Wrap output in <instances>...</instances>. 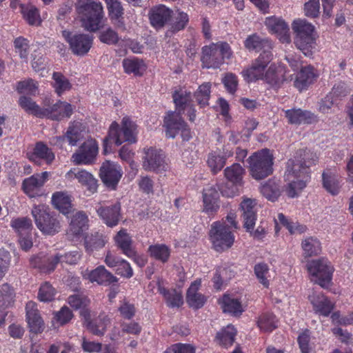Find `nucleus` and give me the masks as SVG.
<instances>
[{
    "mask_svg": "<svg viewBox=\"0 0 353 353\" xmlns=\"http://www.w3.org/2000/svg\"><path fill=\"white\" fill-rule=\"evenodd\" d=\"M123 174L121 168L117 163L105 161L100 169V177L108 188L114 189Z\"/></svg>",
    "mask_w": 353,
    "mask_h": 353,
    "instance_id": "nucleus-16",
    "label": "nucleus"
},
{
    "mask_svg": "<svg viewBox=\"0 0 353 353\" xmlns=\"http://www.w3.org/2000/svg\"><path fill=\"white\" fill-rule=\"evenodd\" d=\"M150 256L163 263L168 261L170 256V249L165 244L152 245L148 248Z\"/></svg>",
    "mask_w": 353,
    "mask_h": 353,
    "instance_id": "nucleus-49",
    "label": "nucleus"
},
{
    "mask_svg": "<svg viewBox=\"0 0 353 353\" xmlns=\"http://www.w3.org/2000/svg\"><path fill=\"white\" fill-rule=\"evenodd\" d=\"M10 225L19 236H28L32 229L31 220L26 217L12 219Z\"/></svg>",
    "mask_w": 353,
    "mask_h": 353,
    "instance_id": "nucleus-48",
    "label": "nucleus"
},
{
    "mask_svg": "<svg viewBox=\"0 0 353 353\" xmlns=\"http://www.w3.org/2000/svg\"><path fill=\"white\" fill-rule=\"evenodd\" d=\"M272 54L269 51H264L252 64L242 70L241 74L248 82L259 79H265L269 83L279 85L287 80L283 76V70L271 65L267 70L266 67L272 60Z\"/></svg>",
    "mask_w": 353,
    "mask_h": 353,
    "instance_id": "nucleus-2",
    "label": "nucleus"
},
{
    "mask_svg": "<svg viewBox=\"0 0 353 353\" xmlns=\"http://www.w3.org/2000/svg\"><path fill=\"white\" fill-rule=\"evenodd\" d=\"M210 96V84L209 83H205L201 85L194 94L196 101L201 107L208 105Z\"/></svg>",
    "mask_w": 353,
    "mask_h": 353,
    "instance_id": "nucleus-58",
    "label": "nucleus"
},
{
    "mask_svg": "<svg viewBox=\"0 0 353 353\" xmlns=\"http://www.w3.org/2000/svg\"><path fill=\"white\" fill-rule=\"evenodd\" d=\"M261 192L264 196L271 201H274L280 195L279 186L275 182L272 181H269L261 185Z\"/></svg>",
    "mask_w": 353,
    "mask_h": 353,
    "instance_id": "nucleus-57",
    "label": "nucleus"
},
{
    "mask_svg": "<svg viewBox=\"0 0 353 353\" xmlns=\"http://www.w3.org/2000/svg\"><path fill=\"white\" fill-rule=\"evenodd\" d=\"M311 280L322 288H327L332 281L334 268L325 259L312 260L307 263Z\"/></svg>",
    "mask_w": 353,
    "mask_h": 353,
    "instance_id": "nucleus-11",
    "label": "nucleus"
},
{
    "mask_svg": "<svg viewBox=\"0 0 353 353\" xmlns=\"http://www.w3.org/2000/svg\"><path fill=\"white\" fill-rule=\"evenodd\" d=\"M310 335L308 330L302 332L298 337V342L302 353H313V347L310 342Z\"/></svg>",
    "mask_w": 353,
    "mask_h": 353,
    "instance_id": "nucleus-64",
    "label": "nucleus"
},
{
    "mask_svg": "<svg viewBox=\"0 0 353 353\" xmlns=\"http://www.w3.org/2000/svg\"><path fill=\"white\" fill-rule=\"evenodd\" d=\"M236 334V328L232 325H228L216 334L215 340L220 345L228 347L234 343Z\"/></svg>",
    "mask_w": 353,
    "mask_h": 353,
    "instance_id": "nucleus-40",
    "label": "nucleus"
},
{
    "mask_svg": "<svg viewBox=\"0 0 353 353\" xmlns=\"http://www.w3.org/2000/svg\"><path fill=\"white\" fill-rule=\"evenodd\" d=\"M98 153V144L94 139H88L79 148V150L72 154V160L75 164H90L95 159Z\"/></svg>",
    "mask_w": 353,
    "mask_h": 353,
    "instance_id": "nucleus-17",
    "label": "nucleus"
},
{
    "mask_svg": "<svg viewBox=\"0 0 353 353\" xmlns=\"http://www.w3.org/2000/svg\"><path fill=\"white\" fill-rule=\"evenodd\" d=\"M285 117L291 124L311 123L316 121V117L312 112L301 109H291L285 111Z\"/></svg>",
    "mask_w": 353,
    "mask_h": 353,
    "instance_id": "nucleus-31",
    "label": "nucleus"
},
{
    "mask_svg": "<svg viewBox=\"0 0 353 353\" xmlns=\"http://www.w3.org/2000/svg\"><path fill=\"white\" fill-rule=\"evenodd\" d=\"M26 319L30 331L37 334L44 329V322L40 316L37 304L33 301H29L26 304Z\"/></svg>",
    "mask_w": 353,
    "mask_h": 353,
    "instance_id": "nucleus-24",
    "label": "nucleus"
},
{
    "mask_svg": "<svg viewBox=\"0 0 353 353\" xmlns=\"http://www.w3.org/2000/svg\"><path fill=\"white\" fill-rule=\"evenodd\" d=\"M301 247L305 256L310 257L320 254L321 245L320 241L314 237H307L301 243Z\"/></svg>",
    "mask_w": 353,
    "mask_h": 353,
    "instance_id": "nucleus-47",
    "label": "nucleus"
},
{
    "mask_svg": "<svg viewBox=\"0 0 353 353\" xmlns=\"http://www.w3.org/2000/svg\"><path fill=\"white\" fill-rule=\"evenodd\" d=\"M172 97L177 112H184L186 107L191 104V92L184 88H176Z\"/></svg>",
    "mask_w": 353,
    "mask_h": 353,
    "instance_id": "nucleus-37",
    "label": "nucleus"
},
{
    "mask_svg": "<svg viewBox=\"0 0 353 353\" xmlns=\"http://www.w3.org/2000/svg\"><path fill=\"white\" fill-rule=\"evenodd\" d=\"M37 88V83L32 79L20 81L17 85V90L22 94H35Z\"/></svg>",
    "mask_w": 353,
    "mask_h": 353,
    "instance_id": "nucleus-63",
    "label": "nucleus"
},
{
    "mask_svg": "<svg viewBox=\"0 0 353 353\" xmlns=\"http://www.w3.org/2000/svg\"><path fill=\"white\" fill-rule=\"evenodd\" d=\"M121 207L115 204L108 207H100L97 210V214L108 227L117 225L119 221Z\"/></svg>",
    "mask_w": 353,
    "mask_h": 353,
    "instance_id": "nucleus-29",
    "label": "nucleus"
},
{
    "mask_svg": "<svg viewBox=\"0 0 353 353\" xmlns=\"http://www.w3.org/2000/svg\"><path fill=\"white\" fill-rule=\"evenodd\" d=\"M81 258V253L76 250L65 253L64 255L57 254L53 256L41 254L32 258L30 261L33 267L50 272L54 270L59 262L73 265L77 263Z\"/></svg>",
    "mask_w": 353,
    "mask_h": 353,
    "instance_id": "nucleus-10",
    "label": "nucleus"
},
{
    "mask_svg": "<svg viewBox=\"0 0 353 353\" xmlns=\"http://www.w3.org/2000/svg\"><path fill=\"white\" fill-rule=\"evenodd\" d=\"M82 276L85 279L92 283L97 282L99 284L106 285L118 281V279L103 265H100L93 270H86L82 272Z\"/></svg>",
    "mask_w": 353,
    "mask_h": 353,
    "instance_id": "nucleus-23",
    "label": "nucleus"
},
{
    "mask_svg": "<svg viewBox=\"0 0 353 353\" xmlns=\"http://www.w3.org/2000/svg\"><path fill=\"white\" fill-rule=\"evenodd\" d=\"M295 34L294 44L306 57L312 55L316 48L314 26L305 19H296L292 24Z\"/></svg>",
    "mask_w": 353,
    "mask_h": 353,
    "instance_id": "nucleus-5",
    "label": "nucleus"
},
{
    "mask_svg": "<svg viewBox=\"0 0 353 353\" xmlns=\"http://www.w3.org/2000/svg\"><path fill=\"white\" fill-rule=\"evenodd\" d=\"M201 61L208 68H217L221 65L225 59H230L232 52L230 46L225 42L212 43L202 49Z\"/></svg>",
    "mask_w": 353,
    "mask_h": 353,
    "instance_id": "nucleus-8",
    "label": "nucleus"
},
{
    "mask_svg": "<svg viewBox=\"0 0 353 353\" xmlns=\"http://www.w3.org/2000/svg\"><path fill=\"white\" fill-rule=\"evenodd\" d=\"M159 291L164 296L168 306L179 307L183 304V300L181 293L175 290H167L162 287H159Z\"/></svg>",
    "mask_w": 353,
    "mask_h": 353,
    "instance_id": "nucleus-51",
    "label": "nucleus"
},
{
    "mask_svg": "<svg viewBox=\"0 0 353 353\" xmlns=\"http://www.w3.org/2000/svg\"><path fill=\"white\" fill-rule=\"evenodd\" d=\"M245 47L249 50H259L265 47H269L270 43L267 39L261 38L256 34L249 36L244 42Z\"/></svg>",
    "mask_w": 353,
    "mask_h": 353,
    "instance_id": "nucleus-55",
    "label": "nucleus"
},
{
    "mask_svg": "<svg viewBox=\"0 0 353 353\" xmlns=\"http://www.w3.org/2000/svg\"><path fill=\"white\" fill-rule=\"evenodd\" d=\"M238 228L236 215L230 213L225 220L212 223L209 238L212 248L216 252H224L230 249L234 243L235 236L232 230Z\"/></svg>",
    "mask_w": 353,
    "mask_h": 353,
    "instance_id": "nucleus-3",
    "label": "nucleus"
},
{
    "mask_svg": "<svg viewBox=\"0 0 353 353\" xmlns=\"http://www.w3.org/2000/svg\"><path fill=\"white\" fill-rule=\"evenodd\" d=\"M109 15L112 19L117 20V26L119 28L125 29L123 21L121 17L123 14V9L119 0H105Z\"/></svg>",
    "mask_w": 353,
    "mask_h": 353,
    "instance_id": "nucleus-43",
    "label": "nucleus"
},
{
    "mask_svg": "<svg viewBox=\"0 0 353 353\" xmlns=\"http://www.w3.org/2000/svg\"><path fill=\"white\" fill-rule=\"evenodd\" d=\"M337 101L330 93L319 102V111L323 114L332 112L333 108L336 105Z\"/></svg>",
    "mask_w": 353,
    "mask_h": 353,
    "instance_id": "nucleus-61",
    "label": "nucleus"
},
{
    "mask_svg": "<svg viewBox=\"0 0 353 353\" xmlns=\"http://www.w3.org/2000/svg\"><path fill=\"white\" fill-rule=\"evenodd\" d=\"M72 316L71 310L67 307H63L59 312L54 313L52 325L59 326L66 324L72 319Z\"/></svg>",
    "mask_w": 353,
    "mask_h": 353,
    "instance_id": "nucleus-59",
    "label": "nucleus"
},
{
    "mask_svg": "<svg viewBox=\"0 0 353 353\" xmlns=\"http://www.w3.org/2000/svg\"><path fill=\"white\" fill-rule=\"evenodd\" d=\"M265 23L270 31L276 34L282 43H289L291 41L289 27L282 19L270 17Z\"/></svg>",
    "mask_w": 353,
    "mask_h": 353,
    "instance_id": "nucleus-22",
    "label": "nucleus"
},
{
    "mask_svg": "<svg viewBox=\"0 0 353 353\" xmlns=\"http://www.w3.org/2000/svg\"><path fill=\"white\" fill-rule=\"evenodd\" d=\"M220 304L225 312L238 314H241L243 311L242 305L239 299L230 295H224L220 301Z\"/></svg>",
    "mask_w": 353,
    "mask_h": 353,
    "instance_id": "nucleus-44",
    "label": "nucleus"
},
{
    "mask_svg": "<svg viewBox=\"0 0 353 353\" xmlns=\"http://www.w3.org/2000/svg\"><path fill=\"white\" fill-rule=\"evenodd\" d=\"M32 215L37 228L43 234L54 235L59 232L61 227L60 221L50 214L48 205H34L32 209Z\"/></svg>",
    "mask_w": 353,
    "mask_h": 353,
    "instance_id": "nucleus-7",
    "label": "nucleus"
},
{
    "mask_svg": "<svg viewBox=\"0 0 353 353\" xmlns=\"http://www.w3.org/2000/svg\"><path fill=\"white\" fill-rule=\"evenodd\" d=\"M88 216L83 212H76L70 221L68 235L77 236L88 228Z\"/></svg>",
    "mask_w": 353,
    "mask_h": 353,
    "instance_id": "nucleus-32",
    "label": "nucleus"
},
{
    "mask_svg": "<svg viewBox=\"0 0 353 353\" xmlns=\"http://www.w3.org/2000/svg\"><path fill=\"white\" fill-rule=\"evenodd\" d=\"M50 172H43L26 178L22 183V190L30 198L42 194L41 188L48 181Z\"/></svg>",
    "mask_w": 353,
    "mask_h": 353,
    "instance_id": "nucleus-15",
    "label": "nucleus"
},
{
    "mask_svg": "<svg viewBox=\"0 0 353 353\" xmlns=\"http://www.w3.org/2000/svg\"><path fill=\"white\" fill-rule=\"evenodd\" d=\"M143 153L142 167L145 171L162 173L168 170V163L162 150L150 147L143 148Z\"/></svg>",
    "mask_w": 353,
    "mask_h": 353,
    "instance_id": "nucleus-12",
    "label": "nucleus"
},
{
    "mask_svg": "<svg viewBox=\"0 0 353 353\" xmlns=\"http://www.w3.org/2000/svg\"><path fill=\"white\" fill-rule=\"evenodd\" d=\"M179 112H170L164 117V127L165 134L168 138H174L179 132L184 141H189L191 137V132L185 122L181 118Z\"/></svg>",
    "mask_w": 353,
    "mask_h": 353,
    "instance_id": "nucleus-13",
    "label": "nucleus"
},
{
    "mask_svg": "<svg viewBox=\"0 0 353 353\" xmlns=\"http://www.w3.org/2000/svg\"><path fill=\"white\" fill-rule=\"evenodd\" d=\"M75 8L85 30L95 32L100 28L103 17L101 3L93 0H77Z\"/></svg>",
    "mask_w": 353,
    "mask_h": 353,
    "instance_id": "nucleus-4",
    "label": "nucleus"
},
{
    "mask_svg": "<svg viewBox=\"0 0 353 353\" xmlns=\"http://www.w3.org/2000/svg\"><path fill=\"white\" fill-rule=\"evenodd\" d=\"M138 134L137 125L128 117H123L121 126L119 128L117 122H113L109 129L108 137L105 141H112L117 145L124 142L130 143L137 141Z\"/></svg>",
    "mask_w": 353,
    "mask_h": 353,
    "instance_id": "nucleus-9",
    "label": "nucleus"
},
{
    "mask_svg": "<svg viewBox=\"0 0 353 353\" xmlns=\"http://www.w3.org/2000/svg\"><path fill=\"white\" fill-rule=\"evenodd\" d=\"M275 224L276 233H278L280 230L279 225L285 227L292 234L303 233L307 229L306 226L298 222L288 220L282 213L278 214L277 219H275Z\"/></svg>",
    "mask_w": 353,
    "mask_h": 353,
    "instance_id": "nucleus-35",
    "label": "nucleus"
},
{
    "mask_svg": "<svg viewBox=\"0 0 353 353\" xmlns=\"http://www.w3.org/2000/svg\"><path fill=\"white\" fill-rule=\"evenodd\" d=\"M43 117H48L52 120H61L72 115V108L70 103L59 101L49 108H43Z\"/></svg>",
    "mask_w": 353,
    "mask_h": 353,
    "instance_id": "nucleus-26",
    "label": "nucleus"
},
{
    "mask_svg": "<svg viewBox=\"0 0 353 353\" xmlns=\"http://www.w3.org/2000/svg\"><path fill=\"white\" fill-rule=\"evenodd\" d=\"M224 174L226 179L234 185H241L245 170L240 164L233 163L225 169Z\"/></svg>",
    "mask_w": 353,
    "mask_h": 353,
    "instance_id": "nucleus-41",
    "label": "nucleus"
},
{
    "mask_svg": "<svg viewBox=\"0 0 353 353\" xmlns=\"http://www.w3.org/2000/svg\"><path fill=\"white\" fill-rule=\"evenodd\" d=\"M114 241L123 253L127 256H134V248L132 246V239L126 230H119L114 236Z\"/></svg>",
    "mask_w": 353,
    "mask_h": 353,
    "instance_id": "nucleus-39",
    "label": "nucleus"
},
{
    "mask_svg": "<svg viewBox=\"0 0 353 353\" xmlns=\"http://www.w3.org/2000/svg\"><path fill=\"white\" fill-rule=\"evenodd\" d=\"M317 77L318 74L312 65L303 67L296 74L294 85L299 90L302 91L313 83Z\"/></svg>",
    "mask_w": 353,
    "mask_h": 353,
    "instance_id": "nucleus-28",
    "label": "nucleus"
},
{
    "mask_svg": "<svg viewBox=\"0 0 353 353\" xmlns=\"http://www.w3.org/2000/svg\"><path fill=\"white\" fill-rule=\"evenodd\" d=\"M55 290L48 283L43 284L39 291L38 298L42 302H48L54 299Z\"/></svg>",
    "mask_w": 353,
    "mask_h": 353,
    "instance_id": "nucleus-62",
    "label": "nucleus"
},
{
    "mask_svg": "<svg viewBox=\"0 0 353 353\" xmlns=\"http://www.w3.org/2000/svg\"><path fill=\"white\" fill-rule=\"evenodd\" d=\"M254 273L259 283L263 288H269L272 277L269 266L263 263H257L254 267Z\"/></svg>",
    "mask_w": 353,
    "mask_h": 353,
    "instance_id": "nucleus-42",
    "label": "nucleus"
},
{
    "mask_svg": "<svg viewBox=\"0 0 353 353\" xmlns=\"http://www.w3.org/2000/svg\"><path fill=\"white\" fill-rule=\"evenodd\" d=\"M81 316L83 318V324L87 329L96 336H102L106 331L108 326L110 324V321L105 315H100L97 319L91 321V313L88 310H83L81 312Z\"/></svg>",
    "mask_w": 353,
    "mask_h": 353,
    "instance_id": "nucleus-19",
    "label": "nucleus"
},
{
    "mask_svg": "<svg viewBox=\"0 0 353 353\" xmlns=\"http://www.w3.org/2000/svg\"><path fill=\"white\" fill-rule=\"evenodd\" d=\"M53 87L59 96H61L63 93L70 90L71 88L70 83L61 73L54 72L53 74Z\"/></svg>",
    "mask_w": 353,
    "mask_h": 353,
    "instance_id": "nucleus-56",
    "label": "nucleus"
},
{
    "mask_svg": "<svg viewBox=\"0 0 353 353\" xmlns=\"http://www.w3.org/2000/svg\"><path fill=\"white\" fill-rule=\"evenodd\" d=\"M300 154L301 159H290L284 175L288 184L286 189L289 196L294 197L306 187L310 179L309 167L318 160L316 154L310 150H304Z\"/></svg>",
    "mask_w": 353,
    "mask_h": 353,
    "instance_id": "nucleus-1",
    "label": "nucleus"
},
{
    "mask_svg": "<svg viewBox=\"0 0 353 353\" xmlns=\"http://www.w3.org/2000/svg\"><path fill=\"white\" fill-rule=\"evenodd\" d=\"M14 51L21 59L27 61L29 49L28 41L21 37H17L14 41Z\"/></svg>",
    "mask_w": 353,
    "mask_h": 353,
    "instance_id": "nucleus-60",
    "label": "nucleus"
},
{
    "mask_svg": "<svg viewBox=\"0 0 353 353\" xmlns=\"http://www.w3.org/2000/svg\"><path fill=\"white\" fill-rule=\"evenodd\" d=\"M202 212L208 215L216 213L220 208L219 193L214 185H208L202 192Z\"/></svg>",
    "mask_w": 353,
    "mask_h": 353,
    "instance_id": "nucleus-20",
    "label": "nucleus"
},
{
    "mask_svg": "<svg viewBox=\"0 0 353 353\" xmlns=\"http://www.w3.org/2000/svg\"><path fill=\"white\" fill-rule=\"evenodd\" d=\"M70 180L77 179V181L89 192L94 194L97 190V180L90 172L85 170L73 168L66 173Z\"/></svg>",
    "mask_w": 353,
    "mask_h": 353,
    "instance_id": "nucleus-18",
    "label": "nucleus"
},
{
    "mask_svg": "<svg viewBox=\"0 0 353 353\" xmlns=\"http://www.w3.org/2000/svg\"><path fill=\"white\" fill-rule=\"evenodd\" d=\"M19 105L28 113L39 117H43V108H41L30 98L23 96L19 101Z\"/></svg>",
    "mask_w": 353,
    "mask_h": 353,
    "instance_id": "nucleus-53",
    "label": "nucleus"
},
{
    "mask_svg": "<svg viewBox=\"0 0 353 353\" xmlns=\"http://www.w3.org/2000/svg\"><path fill=\"white\" fill-rule=\"evenodd\" d=\"M52 203L56 209L65 215L71 212V196L67 192H54L52 196Z\"/></svg>",
    "mask_w": 353,
    "mask_h": 353,
    "instance_id": "nucleus-34",
    "label": "nucleus"
},
{
    "mask_svg": "<svg viewBox=\"0 0 353 353\" xmlns=\"http://www.w3.org/2000/svg\"><path fill=\"white\" fill-rule=\"evenodd\" d=\"M172 11L161 5L152 9L150 14L151 24L155 28H161L171 17Z\"/></svg>",
    "mask_w": 353,
    "mask_h": 353,
    "instance_id": "nucleus-33",
    "label": "nucleus"
},
{
    "mask_svg": "<svg viewBox=\"0 0 353 353\" xmlns=\"http://www.w3.org/2000/svg\"><path fill=\"white\" fill-rule=\"evenodd\" d=\"M308 300L316 314L327 316L334 309V305L323 294L312 290L308 295Z\"/></svg>",
    "mask_w": 353,
    "mask_h": 353,
    "instance_id": "nucleus-21",
    "label": "nucleus"
},
{
    "mask_svg": "<svg viewBox=\"0 0 353 353\" xmlns=\"http://www.w3.org/2000/svg\"><path fill=\"white\" fill-rule=\"evenodd\" d=\"M23 18L32 26H38L41 23V18L38 10L32 6H19Z\"/></svg>",
    "mask_w": 353,
    "mask_h": 353,
    "instance_id": "nucleus-52",
    "label": "nucleus"
},
{
    "mask_svg": "<svg viewBox=\"0 0 353 353\" xmlns=\"http://www.w3.org/2000/svg\"><path fill=\"white\" fill-rule=\"evenodd\" d=\"M63 36L69 43L72 52L76 55L83 56L87 54L92 46L93 38L87 34H72L63 31Z\"/></svg>",
    "mask_w": 353,
    "mask_h": 353,
    "instance_id": "nucleus-14",
    "label": "nucleus"
},
{
    "mask_svg": "<svg viewBox=\"0 0 353 353\" xmlns=\"http://www.w3.org/2000/svg\"><path fill=\"white\" fill-rule=\"evenodd\" d=\"M188 21L189 17L187 13L179 10L172 12L170 29L168 30L167 34L183 30Z\"/></svg>",
    "mask_w": 353,
    "mask_h": 353,
    "instance_id": "nucleus-38",
    "label": "nucleus"
},
{
    "mask_svg": "<svg viewBox=\"0 0 353 353\" xmlns=\"http://www.w3.org/2000/svg\"><path fill=\"white\" fill-rule=\"evenodd\" d=\"M201 285V279H198L193 281L186 293V301L190 307L199 309L202 307L207 301L206 296L199 290Z\"/></svg>",
    "mask_w": 353,
    "mask_h": 353,
    "instance_id": "nucleus-25",
    "label": "nucleus"
},
{
    "mask_svg": "<svg viewBox=\"0 0 353 353\" xmlns=\"http://www.w3.org/2000/svg\"><path fill=\"white\" fill-rule=\"evenodd\" d=\"M251 176L256 179H263L273 172L274 157L270 150L262 149L253 153L248 159Z\"/></svg>",
    "mask_w": 353,
    "mask_h": 353,
    "instance_id": "nucleus-6",
    "label": "nucleus"
},
{
    "mask_svg": "<svg viewBox=\"0 0 353 353\" xmlns=\"http://www.w3.org/2000/svg\"><path fill=\"white\" fill-rule=\"evenodd\" d=\"M29 159L35 163H39V161L42 159L46 163H50L54 159V154L47 145L39 142L36 144L33 152L30 154Z\"/></svg>",
    "mask_w": 353,
    "mask_h": 353,
    "instance_id": "nucleus-36",
    "label": "nucleus"
},
{
    "mask_svg": "<svg viewBox=\"0 0 353 353\" xmlns=\"http://www.w3.org/2000/svg\"><path fill=\"white\" fill-rule=\"evenodd\" d=\"M256 201L254 199L245 198L241 203V209L243 212L244 228L247 232L254 228L256 220Z\"/></svg>",
    "mask_w": 353,
    "mask_h": 353,
    "instance_id": "nucleus-27",
    "label": "nucleus"
},
{
    "mask_svg": "<svg viewBox=\"0 0 353 353\" xmlns=\"http://www.w3.org/2000/svg\"><path fill=\"white\" fill-rule=\"evenodd\" d=\"M277 319L274 314L265 313L259 317L257 324L262 331L272 332L277 327Z\"/></svg>",
    "mask_w": 353,
    "mask_h": 353,
    "instance_id": "nucleus-54",
    "label": "nucleus"
},
{
    "mask_svg": "<svg viewBox=\"0 0 353 353\" xmlns=\"http://www.w3.org/2000/svg\"><path fill=\"white\" fill-rule=\"evenodd\" d=\"M323 184L324 188L330 194L335 195L339 192L340 185L339 177L331 172L323 174Z\"/></svg>",
    "mask_w": 353,
    "mask_h": 353,
    "instance_id": "nucleus-50",
    "label": "nucleus"
},
{
    "mask_svg": "<svg viewBox=\"0 0 353 353\" xmlns=\"http://www.w3.org/2000/svg\"><path fill=\"white\" fill-rule=\"evenodd\" d=\"M221 153L220 150L214 151L208 156V165L214 173L219 172L225 165L227 158L233 154V152L227 148H223V154Z\"/></svg>",
    "mask_w": 353,
    "mask_h": 353,
    "instance_id": "nucleus-30",
    "label": "nucleus"
},
{
    "mask_svg": "<svg viewBox=\"0 0 353 353\" xmlns=\"http://www.w3.org/2000/svg\"><path fill=\"white\" fill-rule=\"evenodd\" d=\"M108 241L106 236L102 234L95 233L85 238V248L88 253L103 248Z\"/></svg>",
    "mask_w": 353,
    "mask_h": 353,
    "instance_id": "nucleus-45",
    "label": "nucleus"
},
{
    "mask_svg": "<svg viewBox=\"0 0 353 353\" xmlns=\"http://www.w3.org/2000/svg\"><path fill=\"white\" fill-rule=\"evenodd\" d=\"M124 71L128 74L141 75L145 70L144 63L137 58L125 59L123 61Z\"/></svg>",
    "mask_w": 353,
    "mask_h": 353,
    "instance_id": "nucleus-46",
    "label": "nucleus"
}]
</instances>
